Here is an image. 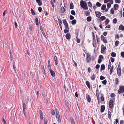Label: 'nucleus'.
<instances>
[{"mask_svg": "<svg viewBox=\"0 0 124 124\" xmlns=\"http://www.w3.org/2000/svg\"><path fill=\"white\" fill-rule=\"evenodd\" d=\"M80 5L81 7L85 10L88 9V7L87 3L83 0H81L80 2Z\"/></svg>", "mask_w": 124, "mask_h": 124, "instance_id": "obj_1", "label": "nucleus"}, {"mask_svg": "<svg viewBox=\"0 0 124 124\" xmlns=\"http://www.w3.org/2000/svg\"><path fill=\"white\" fill-rule=\"evenodd\" d=\"M106 49V47L104 46V45L103 44H102L101 46V53L103 54H105L106 52H105V50Z\"/></svg>", "mask_w": 124, "mask_h": 124, "instance_id": "obj_2", "label": "nucleus"}, {"mask_svg": "<svg viewBox=\"0 0 124 124\" xmlns=\"http://www.w3.org/2000/svg\"><path fill=\"white\" fill-rule=\"evenodd\" d=\"M63 23L65 25V29H69V28L68 26V24L66 19L63 20Z\"/></svg>", "mask_w": 124, "mask_h": 124, "instance_id": "obj_3", "label": "nucleus"}, {"mask_svg": "<svg viewBox=\"0 0 124 124\" xmlns=\"http://www.w3.org/2000/svg\"><path fill=\"white\" fill-rule=\"evenodd\" d=\"M101 40L104 43H107V40L105 39V38L103 35H102L101 36Z\"/></svg>", "mask_w": 124, "mask_h": 124, "instance_id": "obj_4", "label": "nucleus"}, {"mask_svg": "<svg viewBox=\"0 0 124 124\" xmlns=\"http://www.w3.org/2000/svg\"><path fill=\"white\" fill-rule=\"evenodd\" d=\"M95 13L96 16L99 18L101 15V13L100 12L97 11H95Z\"/></svg>", "mask_w": 124, "mask_h": 124, "instance_id": "obj_5", "label": "nucleus"}, {"mask_svg": "<svg viewBox=\"0 0 124 124\" xmlns=\"http://www.w3.org/2000/svg\"><path fill=\"white\" fill-rule=\"evenodd\" d=\"M65 9L63 6H62L61 7L60 12L61 13H63L65 11Z\"/></svg>", "mask_w": 124, "mask_h": 124, "instance_id": "obj_6", "label": "nucleus"}, {"mask_svg": "<svg viewBox=\"0 0 124 124\" xmlns=\"http://www.w3.org/2000/svg\"><path fill=\"white\" fill-rule=\"evenodd\" d=\"M36 2L38 4L39 6H41L42 5V4L41 0H35Z\"/></svg>", "mask_w": 124, "mask_h": 124, "instance_id": "obj_7", "label": "nucleus"}, {"mask_svg": "<svg viewBox=\"0 0 124 124\" xmlns=\"http://www.w3.org/2000/svg\"><path fill=\"white\" fill-rule=\"evenodd\" d=\"M113 101L112 100H110L109 102V108H112L113 107Z\"/></svg>", "mask_w": 124, "mask_h": 124, "instance_id": "obj_8", "label": "nucleus"}, {"mask_svg": "<svg viewBox=\"0 0 124 124\" xmlns=\"http://www.w3.org/2000/svg\"><path fill=\"white\" fill-rule=\"evenodd\" d=\"M40 30L42 32V33L43 34V36L45 38H46V37L45 34V33L44 32V31L43 30V29L42 28V26H40Z\"/></svg>", "mask_w": 124, "mask_h": 124, "instance_id": "obj_9", "label": "nucleus"}, {"mask_svg": "<svg viewBox=\"0 0 124 124\" xmlns=\"http://www.w3.org/2000/svg\"><path fill=\"white\" fill-rule=\"evenodd\" d=\"M91 59V58L90 55L89 54H87V55L86 60L87 61L88 63L90 61Z\"/></svg>", "mask_w": 124, "mask_h": 124, "instance_id": "obj_10", "label": "nucleus"}, {"mask_svg": "<svg viewBox=\"0 0 124 124\" xmlns=\"http://www.w3.org/2000/svg\"><path fill=\"white\" fill-rule=\"evenodd\" d=\"M49 70L52 76L53 77H54L55 76V73L51 69H50Z\"/></svg>", "mask_w": 124, "mask_h": 124, "instance_id": "obj_11", "label": "nucleus"}, {"mask_svg": "<svg viewBox=\"0 0 124 124\" xmlns=\"http://www.w3.org/2000/svg\"><path fill=\"white\" fill-rule=\"evenodd\" d=\"M105 108V106L104 105H102L101 106V112H102L104 111Z\"/></svg>", "mask_w": 124, "mask_h": 124, "instance_id": "obj_12", "label": "nucleus"}, {"mask_svg": "<svg viewBox=\"0 0 124 124\" xmlns=\"http://www.w3.org/2000/svg\"><path fill=\"white\" fill-rule=\"evenodd\" d=\"M65 36L66 39H70L71 38V35L69 33L67 34Z\"/></svg>", "mask_w": 124, "mask_h": 124, "instance_id": "obj_13", "label": "nucleus"}, {"mask_svg": "<svg viewBox=\"0 0 124 124\" xmlns=\"http://www.w3.org/2000/svg\"><path fill=\"white\" fill-rule=\"evenodd\" d=\"M122 93L124 92V87L123 86H121L119 88V90Z\"/></svg>", "mask_w": 124, "mask_h": 124, "instance_id": "obj_14", "label": "nucleus"}, {"mask_svg": "<svg viewBox=\"0 0 124 124\" xmlns=\"http://www.w3.org/2000/svg\"><path fill=\"white\" fill-rule=\"evenodd\" d=\"M114 10H117L119 6L117 4H115L114 5Z\"/></svg>", "mask_w": 124, "mask_h": 124, "instance_id": "obj_15", "label": "nucleus"}, {"mask_svg": "<svg viewBox=\"0 0 124 124\" xmlns=\"http://www.w3.org/2000/svg\"><path fill=\"white\" fill-rule=\"evenodd\" d=\"M105 69V66L104 64L101 65V67L100 71H101L102 70H104Z\"/></svg>", "mask_w": 124, "mask_h": 124, "instance_id": "obj_16", "label": "nucleus"}, {"mask_svg": "<svg viewBox=\"0 0 124 124\" xmlns=\"http://www.w3.org/2000/svg\"><path fill=\"white\" fill-rule=\"evenodd\" d=\"M39 113L40 115V118L41 120H42L43 119V114L42 112V111L41 110H39Z\"/></svg>", "mask_w": 124, "mask_h": 124, "instance_id": "obj_17", "label": "nucleus"}, {"mask_svg": "<svg viewBox=\"0 0 124 124\" xmlns=\"http://www.w3.org/2000/svg\"><path fill=\"white\" fill-rule=\"evenodd\" d=\"M86 99L89 102H90L91 101V98L89 95H88L86 96Z\"/></svg>", "mask_w": 124, "mask_h": 124, "instance_id": "obj_18", "label": "nucleus"}, {"mask_svg": "<svg viewBox=\"0 0 124 124\" xmlns=\"http://www.w3.org/2000/svg\"><path fill=\"white\" fill-rule=\"evenodd\" d=\"M119 29L121 30H124V27L122 25H120L119 27Z\"/></svg>", "mask_w": 124, "mask_h": 124, "instance_id": "obj_19", "label": "nucleus"}, {"mask_svg": "<svg viewBox=\"0 0 124 124\" xmlns=\"http://www.w3.org/2000/svg\"><path fill=\"white\" fill-rule=\"evenodd\" d=\"M86 84L87 85L88 88L89 89H90V85L89 82V81H87L86 82Z\"/></svg>", "mask_w": 124, "mask_h": 124, "instance_id": "obj_20", "label": "nucleus"}, {"mask_svg": "<svg viewBox=\"0 0 124 124\" xmlns=\"http://www.w3.org/2000/svg\"><path fill=\"white\" fill-rule=\"evenodd\" d=\"M91 79L93 80H94L95 79V75L94 74H93L90 77Z\"/></svg>", "mask_w": 124, "mask_h": 124, "instance_id": "obj_21", "label": "nucleus"}, {"mask_svg": "<svg viewBox=\"0 0 124 124\" xmlns=\"http://www.w3.org/2000/svg\"><path fill=\"white\" fill-rule=\"evenodd\" d=\"M121 69H117V74L119 76H120L121 75Z\"/></svg>", "mask_w": 124, "mask_h": 124, "instance_id": "obj_22", "label": "nucleus"}, {"mask_svg": "<svg viewBox=\"0 0 124 124\" xmlns=\"http://www.w3.org/2000/svg\"><path fill=\"white\" fill-rule=\"evenodd\" d=\"M106 8V6L105 5H103L101 7V9L102 10L104 11L105 10Z\"/></svg>", "mask_w": 124, "mask_h": 124, "instance_id": "obj_23", "label": "nucleus"}, {"mask_svg": "<svg viewBox=\"0 0 124 124\" xmlns=\"http://www.w3.org/2000/svg\"><path fill=\"white\" fill-rule=\"evenodd\" d=\"M111 112L109 111H108V117L110 119L111 117Z\"/></svg>", "mask_w": 124, "mask_h": 124, "instance_id": "obj_24", "label": "nucleus"}, {"mask_svg": "<svg viewBox=\"0 0 124 124\" xmlns=\"http://www.w3.org/2000/svg\"><path fill=\"white\" fill-rule=\"evenodd\" d=\"M54 61L56 65H57L58 64V60L57 57L55 56H54Z\"/></svg>", "mask_w": 124, "mask_h": 124, "instance_id": "obj_25", "label": "nucleus"}, {"mask_svg": "<svg viewBox=\"0 0 124 124\" xmlns=\"http://www.w3.org/2000/svg\"><path fill=\"white\" fill-rule=\"evenodd\" d=\"M74 8V5L72 3H70V9H73Z\"/></svg>", "mask_w": 124, "mask_h": 124, "instance_id": "obj_26", "label": "nucleus"}, {"mask_svg": "<svg viewBox=\"0 0 124 124\" xmlns=\"http://www.w3.org/2000/svg\"><path fill=\"white\" fill-rule=\"evenodd\" d=\"M106 19L105 17L104 16H101L100 18V20L101 21H102L105 20Z\"/></svg>", "mask_w": 124, "mask_h": 124, "instance_id": "obj_27", "label": "nucleus"}, {"mask_svg": "<svg viewBox=\"0 0 124 124\" xmlns=\"http://www.w3.org/2000/svg\"><path fill=\"white\" fill-rule=\"evenodd\" d=\"M48 68L50 70V69H51L50 63L49 60L48 62Z\"/></svg>", "mask_w": 124, "mask_h": 124, "instance_id": "obj_28", "label": "nucleus"}, {"mask_svg": "<svg viewBox=\"0 0 124 124\" xmlns=\"http://www.w3.org/2000/svg\"><path fill=\"white\" fill-rule=\"evenodd\" d=\"M109 20L108 19H107L105 21V25H106L109 23Z\"/></svg>", "mask_w": 124, "mask_h": 124, "instance_id": "obj_29", "label": "nucleus"}, {"mask_svg": "<svg viewBox=\"0 0 124 124\" xmlns=\"http://www.w3.org/2000/svg\"><path fill=\"white\" fill-rule=\"evenodd\" d=\"M116 53L113 52H112L111 54V56L113 57H115L116 56Z\"/></svg>", "mask_w": 124, "mask_h": 124, "instance_id": "obj_30", "label": "nucleus"}, {"mask_svg": "<svg viewBox=\"0 0 124 124\" xmlns=\"http://www.w3.org/2000/svg\"><path fill=\"white\" fill-rule=\"evenodd\" d=\"M41 66V69L42 71V72H43V73H44V74L45 75L46 73L45 72V71L44 69V66L43 65H42Z\"/></svg>", "mask_w": 124, "mask_h": 124, "instance_id": "obj_31", "label": "nucleus"}, {"mask_svg": "<svg viewBox=\"0 0 124 124\" xmlns=\"http://www.w3.org/2000/svg\"><path fill=\"white\" fill-rule=\"evenodd\" d=\"M114 68V66H112L111 67V68L110 69V75H111L113 72V69Z\"/></svg>", "mask_w": 124, "mask_h": 124, "instance_id": "obj_32", "label": "nucleus"}, {"mask_svg": "<svg viewBox=\"0 0 124 124\" xmlns=\"http://www.w3.org/2000/svg\"><path fill=\"white\" fill-rule=\"evenodd\" d=\"M96 40L97 42L99 44L100 42V40L99 38L98 37V36L97 35H96Z\"/></svg>", "mask_w": 124, "mask_h": 124, "instance_id": "obj_33", "label": "nucleus"}, {"mask_svg": "<svg viewBox=\"0 0 124 124\" xmlns=\"http://www.w3.org/2000/svg\"><path fill=\"white\" fill-rule=\"evenodd\" d=\"M115 83L116 84H118V78H116L115 79Z\"/></svg>", "mask_w": 124, "mask_h": 124, "instance_id": "obj_34", "label": "nucleus"}, {"mask_svg": "<svg viewBox=\"0 0 124 124\" xmlns=\"http://www.w3.org/2000/svg\"><path fill=\"white\" fill-rule=\"evenodd\" d=\"M76 23V21L75 20H73L71 22V23L73 25L75 24Z\"/></svg>", "mask_w": 124, "mask_h": 124, "instance_id": "obj_35", "label": "nucleus"}, {"mask_svg": "<svg viewBox=\"0 0 124 124\" xmlns=\"http://www.w3.org/2000/svg\"><path fill=\"white\" fill-rule=\"evenodd\" d=\"M65 102L66 105L67 106V107H69L70 105L68 101L67 100H65Z\"/></svg>", "mask_w": 124, "mask_h": 124, "instance_id": "obj_36", "label": "nucleus"}, {"mask_svg": "<svg viewBox=\"0 0 124 124\" xmlns=\"http://www.w3.org/2000/svg\"><path fill=\"white\" fill-rule=\"evenodd\" d=\"M35 22H36V25H39L38 20V19L37 18H36L35 19Z\"/></svg>", "mask_w": 124, "mask_h": 124, "instance_id": "obj_37", "label": "nucleus"}, {"mask_svg": "<svg viewBox=\"0 0 124 124\" xmlns=\"http://www.w3.org/2000/svg\"><path fill=\"white\" fill-rule=\"evenodd\" d=\"M96 6L98 7H100L101 6V4L99 2H97L96 4Z\"/></svg>", "mask_w": 124, "mask_h": 124, "instance_id": "obj_38", "label": "nucleus"}, {"mask_svg": "<svg viewBox=\"0 0 124 124\" xmlns=\"http://www.w3.org/2000/svg\"><path fill=\"white\" fill-rule=\"evenodd\" d=\"M69 29H64V33H68L69 31Z\"/></svg>", "mask_w": 124, "mask_h": 124, "instance_id": "obj_39", "label": "nucleus"}, {"mask_svg": "<svg viewBox=\"0 0 124 124\" xmlns=\"http://www.w3.org/2000/svg\"><path fill=\"white\" fill-rule=\"evenodd\" d=\"M23 110H25L26 107V106L25 103H23Z\"/></svg>", "mask_w": 124, "mask_h": 124, "instance_id": "obj_40", "label": "nucleus"}, {"mask_svg": "<svg viewBox=\"0 0 124 124\" xmlns=\"http://www.w3.org/2000/svg\"><path fill=\"white\" fill-rule=\"evenodd\" d=\"M119 43V42L118 41H116L115 42V46H117Z\"/></svg>", "mask_w": 124, "mask_h": 124, "instance_id": "obj_41", "label": "nucleus"}, {"mask_svg": "<svg viewBox=\"0 0 124 124\" xmlns=\"http://www.w3.org/2000/svg\"><path fill=\"white\" fill-rule=\"evenodd\" d=\"M105 77L102 75L100 77V79L101 80H102L105 79Z\"/></svg>", "mask_w": 124, "mask_h": 124, "instance_id": "obj_42", "label": "nucleus"}, {"mask_svg": "<svg viewBox=\"0 0 124 124\" xmlns=\"http://www.w3.org/2000/svg\"><path fill=\"white\" fill-rule=\"evenodd\" d=\"M87 20L88 22H90L91 21V18L90 16H89L87 18Z\"/></svg>", "mask_w": 124, "mask_h": 124, "instance_id": "obj_43", "label": "nucleus"}, {"mask_svg": "<svg viewBox=\"0 0 124 124\" xmlns=\"http://www.w3.org/2000/svg\"><path fill=\"white\" fill-rule=\"evenodd\" d=\"M102 83L104 85H106L107 83V80L106 79L102 81Z\"/></svg>", "mask_w": 124, "mask_h": 124, "instance_id": "obj_44", "label": "nucleus"}, {"mask_svg": "<svg viewBox=\"0 0 124 124\" xmlns=\"http://www.w3.org/2000/svg\"><path fill=\"white\" fill-rule=\"evenodd\" d=\"M113 22L115 24H116L117 22V20L116 18H115L113 19Z\"/></svg>", "mask_w": 124, "mask_h": 124, "instance_id": "obj_45", "label": "nucleus"}, {"mask_svg": "<svg viewBox=\"0 0 124 124\" xmlns=\"http://www.w3.org/2000/svg\"><path fill=\"white\" fill-rule=\"evenodd\" d=\"M71 13L73 15H76L75 11L74 10H72L71 11Z\"/></svg>", "mask_w": 124, "mask_h": 124, "instance_id": "obj_46", "label": "nucleus"}, {"mask_svg": "<svg viewBox=\"0 0 124 124\" xmlns=\"http://www.w3.org/2000/svg\"><path fill=\"white\" fill-rule=\"evenodd\" d=\"M74 17L72 16L71 15H70V19L71 20H72L74 19Z\"/></svg>", "mask_w": 124, "mask_h": 124, "instance_id": "obj_47", "label": "nucleus"}, {"mask_svg": "<svg viewBox=\"0 0 124 124\" xmlns=\"http://www.w3.org/2000/svg\"><path fill=\"white\" fill-rule=\"evenodd\" d=\"M115 2L116 3H120L121 2L120 0H115Z\"/></svg>", "mask_w": 124, "mask_h": 124, "instance_id": "obj_48", "label": "nucleus"}, {"mask_svg": "<svg viewBox=\"0 0 124 124\" xmlns=\"http://www.w3.org/2000/svg\"><path fill=\"white\" fill-rule=\"evenodd\" d=\"M78 30H77V32H75V34L76 36V38H77V37H78Z\"/></svg>", "mask_w": 124, "mask_h": 124, "instance_id": "obj_49", "label": "nucleus"}, {"mask_svg": "<svg viewBox=\"0 0 124 124\" xmlns=\"http://www.w3.org/2000/svg\"><path fill=\"white\" fill-rule=\"evenodd\" d=\"M121 55L122 57L124 58V52H121Z\"/></svg>", "mask_w": 124, "mask_h": 124, "instance_id": "obj_50", "label": "nucleus"}, {"mask_svg": "<svg viewBox=\"0 0 124 124\" xmlns=\"http://www.w3.org/2000/svg\"><path fill=\"white\" fill-rule=\"evenodd\" d=\"M29 28H30V31H31L32 30V25L31 24L29 26Z\"/></svg>", "mask_w": 124, "mask_h": 124, "instance_id": "obj_51", "label": "nucleus"}, {"mask_svg": "<svg viewBox=\"0 0 124 124\" xmlns=\"http://www.w3.org/2000/svg\"><path fill=\"white\" fill-rule=\"evenodd\" d=\"M100 67V65L99 64H97L96 65V66H95L96 69L97 70V69L98 70L99 68Z\"/></svg>", "mask_w": 124, "mask_h": 124, "instance_id": "obj_52", "label": "nucleus"}, {"mask_svg": "<svg viewBox=\"0 0 124 124\" xmlns=\"http://www.w3.org/2000/svg\"><path fill=\"white\" fill-rule=\"evenodd\" d=\"M107 6L108 8H110L111 6V5L110 3H108L107 5Z\"/></svg>", "mask_w": 124, "mask_h": 124, "instance_id": "obj_53", "label": "nucleus"}, {"mask_svg": "<svg viewBox=\"0 0 124 124\" xmlns=\"http://www.w3.org/2000/svg\"><path fill=\"white\" fill-rule=\"evenodd\" d=\"M31 12L32 14V15H35V13L34 12V11L33 10V9H31Z\"/></svg>", "mask_w": 124, "mask_h": 124, "instance_id": "obj_54", "label": "nucleus"}, {"mask_svg": "<svg viewBox=\"0 0 124 124\" xmlns=\"http://www.w3.org/2000/svg\"><path fill=\"white\" fill-rule=\"evenodd\" d=\"M42 10V8L41 7H39L38 8V10L40 12H41Z\"/></svg>", "mask_w": 124, "mask_h": 124, "instance_id": "obj_55", "label": "nucleus"}, {"mask_svg": "<svg viewBox=\"0 0 124 124\" xmlns=\"http://www.w3.org/2000/svg\"><path fill=\"white\" fill-rule=\"evenodd\" d=\"M88 6L90 7H92V3L90 2H88Z\"/></svg>", "mask_w": 124, "mask_h": 124, "instance_id": "obj_56", "label": "nucleus"}, {"mask_svg": "<svg viewBox=\"0 0 124 124\" xmlns=\"http://www.w3.org/2000/svg\"><path fill=\"white\" fill-rule=\"evenodd\" d=\"M92 33V35H93V39H95V36L94 35V33L93 32Z\"/></svg>", "mask_w": 124, "mask_h": 124, "instance_id": "obj_57", "label": "nucleus"}, {"mask_svg": "<svg viewBox=\"0 0 124 124\" xmlns=\"http://www.w3.org/2000/svg\"><path fill=\"white\" fill-rule=\"evenodd\" d=\"M102 61L101 59L99 58L98 60V62L99 63H100Z\"/></svg>", "mask_w": 124, "mask_h": 124, "instance_id": "obj_58", "label": "nucleus"}, {"mask_svg": "<svg viewBox=\"0 0 124 124\" xmlns=\"http://www.w3.org/2000/svg\"><path fill=\"white\" fill-rule=\"evenodd\" d=\"M110 12H111V13L112 14H114V12L113 9V8H112L111 9V10H110Z\"/></svg>", "mask_w": 124, "mask_h": 124, "instance_id": "obj_59", "label": "nucleus"}, {"mask_svg": "<svg viewBox=\"0 0 124 124\" xmlns=\"http://www.w3.org/2000/svg\"><path fill=\"white\" fill-rule=\"evenodd\" d=\"M89 14H90L89 12H88V11H87L85 13V14L86 16H88L89 15Z\"/></svg>", "mask_w": 124, "mask_h": 124, "instance_id": "obj_60", "label": "nucleus"}, {"mask_svg": "<svg viewBox=\"0 0 124 124\" xmlns=\"http://www.w3.org/2000/svg\"><path fill=\"white\" fill-rule=\"evenodd\" d=\"M111 61L112 62H113L114 61V59L112 57H111L110 58Z\"/></svg>", "mask_w": 124, "mask_h": 124, "instance_id": "obj_61", "label": "nucleus"}, {"mask_svg": "<svg viewBox=\"0 0 124 124\" xmlns=\"http://www.w3.org/2000/svg\"><path fill=\"white\" fill-rule=\"evenodd\" d=\"M55 111L56 112V114H59V112L58 109L57 108H56L55 109Z\"/></svg>", "mask_w": 124, "mask_h": 124, "instance_id": "obj_62", "label": "nucleus"}, {"mask_svg": "<svg viewBox=\"0 0 124 124\" xmlns=\"http://www.w3.org/2000/svg\"><path fill=\"white\" fill-rule=\"evenodd\" d=\"M58 20L59 21V25H61V24H62V21H61V20L60 19H58Z\"/></svg>", "mask_w": 124, "mask_h": 124, "instance_id": "obj_63", "label": "nucleus"}, {"mask_svg": "<svg viewBox=\"0 0 124 124\" xmlns=\"http://www.w3.org/2000/svg\"><path fill=\"white\" fill-rule=\"evenodd\" d=\"M115 96V95L114 93H112L111 94L110 96L111 97H113Z\"/></svg>", "mask_w": 124, "mask_h": 124, "instance_id": "obj_64", "label": "nucleus"}]
</instances>
